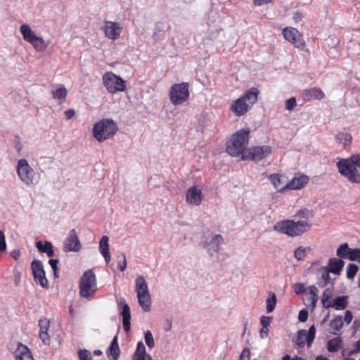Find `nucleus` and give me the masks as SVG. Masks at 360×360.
Here are the masks:
<instances>
[{"instance_id":"obj_17","label":"nucleus","mask_w":360,"mask_h":360,"mask_svg":"<svg viewBox=\"0 0 360 360\" xmlns=\"http://www.w3.org/2000/svg\"><path fill=\"white\" fill-rule=\"evenodd\" d=\"M223 241V236L221 234H216L209 241L206 240L203 243V248L210 257H213L219 252L220 245Z\"/></svg>"},{"instance_id":"obj_43","label":"nucleus","mask_w":360,"mask_h":360,"mask_svg":"<svg viewBox=\"0 0 360 360\" xmlns=\"http://www.w3.org/2000/svg\"><path fill=\"white\" fill-rule=\"evenodd\" d=\"M127 259L124 253L117 256V265L120 271H124L127 268Z\"/></svg>"},{"instance_id":"obj_48","label":"nucleus","mask_w":360,"mask_h":360,"mask_svg":"<svg viewBox=\"0 0 360 360\" xmlns=\"http://www.w3.org/2000/svg\"><path fill=\"white\" fill-rule=\"evenodd\" d=\"M311 214V211L308 209L300 210L295 214V217L303 219H307Z\"/></svg>"},{"instance_id":"obj_3","label":"nucleus","mask_w":360,"mask_h":360,"mask_svg":"<svg viewBox=\"0 0 360 360\" xmlns=\"http://www.w3.org/2000/svg\"><path fill=\"white\" fill-rule=\"evenodd\" d=\"M309 224L307 221H295L286 219L276 222L274 226V230L290 237L300 236L309 229Z\"/></svg>"},{"instance_id":"obj_32","label":"nucleus","mask_w":360,"mask_h":360,"mask_svg":"<svg viewBox=\"0 0 360 360\" xmlns=\"http://www.w3.org/2000/svg\"><path fill=\"white\" fill-rule=\"evenodd\" d=\"M282 175L279 174H271L268 176V179L274 186V188L277 190L278 192H283L285 190H281L282 187Z\"/></svg>"},{"instance_id":"obj_23","label":"nucleus","mask_w":360,"mask_h":360,"mask_svg":"<svg viewBox=\"0 0 360 360\" xmlns=\"http://www.w3.org/2000/svg\"><path fill=\"white\" fill-rule=\"evenodd\" d=\"M15 360H34L30 349L20 342L18 344V347L15 352Z\"/></svg>"},{"instance_id":"obj_46","label":"nucleus","mask_w":360,"mask_h":360,"mask_svg":"<svg viewBox=\"0 0 360 360\" xmlns=\"http://www.w3.org/2000/svg\"><path fill=\"white\" fill-rule=\"evenodd\" d=\"M79 360H93L91 352L86 349H79L78 352Z\"/></svg>"},{"instance_id":"obj_60","label":"nucleus","mask_w":360,"mask_h":360,"mask_svg":"<svg viewBox=\"0 0 360 360\" xmlns=\"http://www.w3.org/2000/svg\"><path fill=\"white\" fill-rule=\"evenodd\" d=\"M260 336L262 338H265L268 336L269 330L268 328H264L262 327L260 330Z\"/></svg>"},{"instance_id":"obj_42","label":"nucleus","mask_w":360,"mask_h":360,"mask_svg":"<svg viewBox=\"0 0 360 360\" xmlns=\"http://www.w3.org/2000/svg\"><path fill=\"white\" fill-rule=\"evenodd\" d=\"M144 338L146 345L148 348L152 349L155 347V341L152 333L150 330H147L144 333Z\"/></svg>"},{"instance_id":"obj_18","label":"nucleus","mask_w":360,"mask_h":360,"mask_svg":"<svg viewBox=\"0 0 360 360\" xmlns=\"http://www.w3.org/2000/svg\"><path fill=\"white\" fill-rule=\"evenodd\" d=\"M319 300V290L316 285L308 286V291L305 294L304 299V304L311 310L314 311L316 307V302Z\"/></svg>"},{"instance_id":"obj_55","label":"nucleus","mask_w":360,"mask_h":360,"mask_svg":"<svg viewBox=\"0 0 360 360\" xmlns=\"http://www.w3.org/2000/svg\"><path fill=\"white\" fill-rule=\"evenodd\" d=\"M360 352V339L355 342L354 345L353 349H352L349 352V355H354V354Z\"/></svg>"},{"instance_id":"obj_4","label":"nucleus","mask_w":360,"mask_h":360,"mask_svg":"<svg viewBox=\"0 0 360 360\" xmlns=\"http://www.w3.org/2000/svg\"><path fill=\"white\" fill-rule=\"evenodd\" d=\"M259 94L257 88H251L233 103L230 107L231 110L236 116L243 115L257 102Z\"/></svg>"},{"instance_id":"obj_28","label":"nucleus","mask_w":360,"mask_h":360,"mask_svg":"<svg viewBox=\"0 0 360 360\" xmlns=\"http://www.w3.org/2000/svg\"><path fill=\"white\" fill-rule=\"evenodd\" d=\"M146 347L142 341L137 343L136 348L132 356V360H146Z\"/></svg>"},{"instance_id":"obj_58","label":"nucleus","mask_w":360,"mask_h":360,"mask_svg":"<svg viewBox=\"0 0 360 360\" xmlns=\"http://www.w3.org/2000/svg\"><path fill=\"white\" fill-rule=\"evenodd\" d=\"M75 114V112L73 109H69L65 111V115L66 117V120H70Z\"/></svg>"},{"instance_id":"obj_45","label":"nucleus","mask_w":360,"mask_h":360,"mask_svg":"<svg viewBox=\"0 0 360 360\" xmlns=\"http://www.w3.org/2000/svg\"><path fill=\"white\" fill-rule=\"evenodd\" d=\"M107 353L108 355L110 356V360H117L120 350V348L108 347Z\"/></svg>"},{"instance_id":"obj_44","label":"nucleus","mask_w":360,"mask_h":360,"mask_svg":"<svg viewBox=\"0 0 360 360\" xmlns=\"http://www.w3.org/2000/svg\"><path fill=\"white\" fill-rule=\"evenodd\" d=\"M294 256L298 261L304 260L306 256V248L299 247L294 251Z\"/></svg>"},{"instance_id":"obj_26","label":"nucleus","mask_w":360,"mask_h":360,"mask_svg":"<svg viewBox=\"0 0 360 360\" xmlns=\"http://www.w3.org/2000/svg\"><path fill=\"white\" fill-rule=\"evenodd\" d=\"M344 262L340 259L331 258L328 261V269L334 274L339 275L344 267Z\"/></svg>"},{"instance_id":"obj_38","label":"nucleus","mask_w":360,"mask_h":360,"mask_svg":"<svg viewBox=\"0 0 360 360\" xmlns=\"http://www.w3.org/2000/svg\"><path fill=\"white\" fill-rule=\"evenodd\" d=\"M350 249L347 243L342 244L337 250V256L340 258L347 259Z\"/></svg>"},{"instance_id":"obj_8","label":"nucleus","mask_w":360,"mask_h":360,"mask_svg":"<svg viewBox=\"0 0 360 360\" xmlns=\"http://www.w3.org/2000/svg\"><path fill=\"white\" fill-rule=\"evenodd\" d=\"M190 96L189 84L181 82L173 84L169 90V100L174 105H180L186 102Z\"/></svg>"},{"instance_id":"obj_57","label":"nucleus","mask_w":360,"mask_h":360,"mask_svg":"<svg viewBox=\"0 0 360 360\" xmlns=\"http://www.w3.org/2000/svg\"><path fill=\"white\" fill-rule=\"evenodd\" d=\"M11 255L15 260H18L21 256V252L20 250L16 249V250H13L11 252Z\"/></svg>"},{"instance_id":"obj_29","label":"nucleus","mask_w":360,"mask_h":360,"mask_svg":"<svg viewBox=\"0 0 360 360\" xmlns=\"http://www.w3.org/2000/svg\"><path fill=\"white\" fill-rule=\"evenodd\" d=\"M333 295V290L330 288H326L323 291L321 296V304L323 308L328 309L331 307Z\"/></svg>"},{"instance_id":"obj_63","label":"nucleus","mask_w":360,"mask_h":360,"mask_svg":"<svg viewBox=\"0 0 360 360\" xmlns=\"http://www.w3.org/2000/svg\"><path fill=\"white\" fill-rule=\"evenodd\" d=\"M293 19H294V20H295L296 22H298L301 21V20H302V13H299V12H296V13L294 14Z\"/></svg>"},{"instance_id":"obj_49","label":"nucleus","mask_w":360,"mask_h":360,"mask_svg":"<svg viewBox=\"0 0 360 360\" xmlns=\"http://www.w3.org/2000/svg\"><path fill=\"white\" fill-rule=\"evenodd\" d=\"M331 271H329V269H328V267L327 266H325V267H322L321 269V278L328 281V282H330V275L329 274L330 273Z\"/></svg>"},{"instance_id":"obj_52","label":"nucleus","mask_w":360,"mask_h":360,"mask_svg":"<svg viewBox=\"0 0 360 360\" xmlns=\"http://www.w3.org/2000/svg\"><path fill=\"white\" fill-rule=\"evenodd\" d=\"M272 317L271 316H262L260 318V322L264 328H268L271 322Z\"/></svg>"},{"instance_id":"obj_21","label":"nucleus","mask_w":360,"mask_h":360,"mask_svg":"<svg viewBox=\"0 0 360 360\" xmlns=\"http://www.w3.org/2000/svg\"><path fill=\"white\" fill-rule=\"evenodd\" d=\"M39 338L45 345H49L50 336L49 330L50 328V321L47 319H40L39 321Z\"/></svg>"},{"instance_id":"obj_9","label":"nucleus","mask_w":360,"mask_h":360,"mask_svg":"<svg viewBox=\"0 0 360 360\" xmlns=\"http://www.w3.org/2000/svg\"><path fill=\"white\" fill-rule=\"evenodd\" d=\"M17 174L20 181L26 186H31L37 183L36 172L25 159H20L18 162L16 168Z\"/></svg>"},{"instance_id":"obj_51","label":"nucleus","mask_w":360,"mask_h":360,"mask_svg":"<svg viewBox=\"0 0 360 360\" xmlns=\"http://www.w3.org/2000/svg\"><path fill=\"white\" fill-rule=\"evenodd\" d=\"M296 105V100L292 97L285 101V109L288 110H292Z\"/></svg>"},{"instance_id":"obj_7","label":"nucleus","mask_w":360,"mask_h":360,"mask_svg":"<svg viewBox=\"0 0 360 360\" xmlns=\"http://www.w3.org/2000/svg\"><path fill=\"white\" fill-rule=\"evenodd\" d=\"M79 289V295L86 299H89L96 291V278L92 270H87L84 272L80 278Z\"/></svg>"},{"instance_id":"obj_16","label":"nucleus","mask_w":360,"mask_h":360,"mask_svg":"<svg viewBox=\"0 0 360 360\" xmlns=\"http://www.w3.org/2000/svg\"><path fill=\"white\" fill-rule=\"evenodd\" d=\"M284 38L291 42L297 48H303L304 40L300 32L294 27H285L283 30Z\"/></svg>"},{"instance_id":"obj_47","label":"nucleus","mask_w":360,"mask_h":360,"mask_svg":"<svg viewBox=\"0 0 360 360\" xmlns=\"http://www.w3.org/2000/svg\"><path fill=\"white\" fill-rule=\"evenodd\" d=\"M294 291L296 294L299 295L301 293H307L308 291V287L306 288L303 283H297L295 286Z\"/></svg>"},{"instance_id":"obj_20","label":"nucleus","mask_w":360,"mask_h":360,"mask_svg":"<svg viewBox=\"0 0 360 360\" xmlns=\"http://www.w3.org/2000/svg\"><path fill=\"white\" fill-rule=\"evenodd\" d=\"M309 181V177L306 175L295 176L288 184L282 186L281 190H299L301 189Z\"/></svg>"},{"instance_id":"obj_15","label":"nucleus","mask_w":360,"mask_h":360,"mask_svg":"<svg viewBox=\"0 0 360 360\" xmlns=\"http://www.w3.org/2000/svg\"><path fill=\"white\" fill-rule=\"evenodd\" d=\"M101 30L104 32L107 38L115 41L120 37L122 27L119 22L105 20Z\"/></svg>"},{"instance_id":"obj_36","label":"nucleus","mask_w":360,"mask_h":360,"mask_svg":"<svg viewBox=\"0 0 360 360\" xmlns=\"http://www.w3.org/2000/svg\"><path fill=\"white\" fill-rule=\"evenodd\" d=\"M336 139L346 148L352 141V136L347 132H340L336 135Z\"/></svg>"},{"instance_id":"obj_35","label":"nucleus","mask_w":360,"mask_h":360,"mask_svg":"<svg viewBox=\"0 0 360 360\" xmlns=\"http://www.w3.org/2000/svg\"><path fill=\"white\" fill-rule=\"evenodd\" d=\"M51 94L54 99L61 101L66 98L68 95V90L63 85H61L57 89L52 90Z\"/></svg>"},{"instance_id":"obj_50","label":"nucleus","mask_w":360,"mask_h":360,"mask_svg":"<svg viewBox=\"0 0 360 360\" xmlns=\"http://www.w3.org/2000/svg\"><path fill=\"white\" fill-rule=\"evenodd\" d=\"M49 264H50L51 267L52 268L55 276H58V260L56 259H51L49 261Z\"/></svg>"},{"instance_id":"obj_59","label":"nucleus","mask_w":360,"mask_h":360,"mask_svg":"<svg viewBox=\"0 0 360 360\" xmlns=\"http://www.w3.org/2000/svg\"><path fill=\"white\" fill-rule=\"evenodd\" d=\"M271 0H253V3L255 6H260L264 4H269Z\"/></svg>"},{"instance_id":"obj_19","label":"nucleus","mask_w":360,"mask_h":360,"mask_svg":"<svg viewBox=\"0 0 360 360\" xmlns=\"http://www.w3.org/2000/svg\"><path fill=\"white\" fill-rule=\"evenodd\" d=\"M186 199L190 205H199L202 200L201 190L195 186L189 188L186 194Z\"/></svg>"},{"instance_id":"obj_54","label":"nucleus","mask_w":360,"mask_h":360,"mask_svg":"<svg viewBox=\"0 0 360 360\" xmlns=\"http://www.w3.org/2000/svg\"><path fill=\"white\" fill-rule=\"evenodd\" d=\"M6 248V243L5 240V235L2 231L0 230V252L5 250Z\"/></svg>"},{"instance_id":"obj_27","label":"nucleus","mask_w":360,"mask_h":360,"mask_svg":"<svg viewBox=\"0 0 360 360\" xmlns=\"http://www.w3.org/2000/svg\"><path fill=\"white\" fill-rule=\"evenodd\" d=\"M20 31L23 37L24 40L29 42L30 44L33 41L36 37H37L34 32L27 24L21 25L20 27Z\"/></svg>"},{"instance_id":"obj_10","label":"nucleus","mask_w":360,"mask_h":360,"mask_svg":"<svg viewBox=\"0 0 360 360\" xmlns=\"http://www.w3.org/2000/svg\"><path fill=\"white\" fill-rule=\"evenodd\" d=\"M103 83L110 94L123 92L126 90L125 81L112 72H108L103 75Z\"/></svg>"},{"instance_id":"obj_41","label":"nucleus","mask_w":360,"mask_h":360,"mask_svg":"<svg viewBox=\"0 0 360 360\" xmlns=\"http://www.w3.org/2000/svg\"><path fill=\"white\" fill-rule=\"evenodd\" d=\"M347 259L351 261L360 262V249H350V251L348 252Z\"/></svg>"},{"instance_id":"obj_1","label":"nucleus","mask_w":360,"mask_h":360,"mask_svg":"<svg viewBox=\"0 0 360 360\" xmlns=\"http://www.w3.org/2000/svg\"><path fill=\"white\" fill-rule=\"evenodd\" d=\"M250 129H240L233 134L228 141L226 152L233 157L243 156L249 142Z\"/></svg>"},{"instance_id":"obj_40","label":"nucleus","mask_w":360,"mask_h":360,"mask_svg":"<svg viewBox=\"0 0 360 360\" xmlns=\"http://www.w3.org/2000/svg\"><path fill=\"white\" fill-rule=\"evenodd\" d=\"M52 243L50 241H45L44 243L42 241L39 240L36 243V247L37 248L43 253H46V251H48L51 247H52Z\"/></svg>"},{"instance_id":"obj_11","label":"nucleus","mask_w":360,"mask_h":360,"mask_svg":"<svg viewBox=\"0 0 360 360\" xmlns=\"http://www.w3.org/2000/svg\"><path fill=\"white\" fill-rule=\"evenodd\" d=\"M315 335L316 328L314 325H312L309 330H298L296 336L293 338V343L297 348H303L306 344L307 347H310L314 340Z\"/></svg>"},{"instance_id":"obj_56","label":"nucleus","mask_w":360,"mask_h":360,"mask_svg":"<svg viewBox=\"0 0 360 360\" xmlns=\"http://www.w3.org/2000/svg\"><path fill=\"white\" fill-rule=\"evenodd\" d=\"M352 319H353L352 313L350 311L347 310L345 314L344 321L348 325L352 322Z\"/></svg>"},{"instance_id":"obj_25","label":"nucleus","mask_w":360,"mask_h":360,"mask_svg":"<svg viewBox=\"0 0 360 360\" xmlns=\"http://www.w3.org/2000/svg\"><path fill=\"white\" fill-rule=\"evenodd\" d=\"M325 96L323 91L319 88H311L304 92V98L306 101L312 99L321 100Z\"/></svg>"},{"instance_id":"obj_62","label":"nucleus","mask_w":360,"mask_h":360,"mask_svg":"<svg viewBox=\"0 0 360 360\" xmlns=\"http://www.w3.org/2000/svg\"><path fill=\"white\" fill-rule=\"evenodd\" d=\"M250 354V352L249 349L245 348L243 350L240 357L241 359L245 357H249Z\"/></svg>"},{"instance_id":"obj_34","label":"nucleus","mask_w":360,"mask_h":360,"mask_svg":"<svg viewBox=\"0 0 360 360\" xmlns=\"http://www.w3.org/2000/svg\"><path fill=\"white\" fill-rule=\"evenodd\" d=\"M30 44L39 52L45 51L48 46V44L42 38L39 37H36Z\"/></svg>"},{"instance_id":"obj_33","label":"nucleus","mask_w":360,"mask_h":360,"mask_svg":"<svg viewBox=\"0 0 360 360\" xmlns=\"http://www.w3.org/2000/svg\"><path fill=\"white\" fill-rule=\"evenodd\" d=\"M342 342V339L340 337L332 338L327 342V349L330 352H335L340 349Z\"/></svg>"},{"instance_id":"obj_24","label":"nucleus","mask_w":360,"mask_h":360,"mask_svg":"<svg viewBox=\"0 0 360 360\" xmlns=\"http://www.w3.org/2000/svg\"><path fill=\"white\" fill-rule=\"evenodd\" d=\"M109 238L107 236H103L99 242V252L105 259L107 264L110 262V254L108 244Z\"/></svg>"},{"instance_id":"obj_6","label":"nucleus","mask_w":360,"mask_h":360,"mask_svg":"<svg viewBox=\"0 0 360 360\" xmlns=\"http://www.w3.org/2000/svg\"><path fill=\"white\" fill-rule=\"evenodd\" d=\"M135 290L138 302L144 312H148L151 307V297L148 285L143 276H138L135 280Z\"/></svg>"},{"instance_id":"obj_31","label":"nucleus","mask_w":360,"mask_h":360,"mask_svg":"<svg viewBox=\"0 0 360 360\" xmlns=\"http://www.w3.org/2000/svg\"><path fill=\"white\" fill-rule=\"evenodd\" d=\"M343 326V320L341 316L334 318L330 323V333L333 335H337Z\"/></svg>"},{"instance_id":"obj_53","label":"nucleus","mask_w":360,"mask_h":360,"mask_svg":"<svg viewBox=\"0 0 360 360\" xmlns=\"http://www.w3.org/2000/svg\"><path fill=\"white\" fill-rule=\"evenodd\" d=\"M308 311L307 309H302L299 312L298 319L300 322H305L308 319Z\"/></svg>"},{"instance_id":"obj_39","label":"nucleus","mask_w":360,"mask_h":360,"mask_svg":"<svg viewBox=\"0 0 360 360\" xmlns=\"http://www.w3.org/2000/svg\"><path fill=\"white\" fill-rule=\"evenodd\" d=\"M359 267L356 264H349L347 266V277L349 279H352L356 274Z\"/></svg>"},{"instance_id":"obj_61","label":"nucleus","mask_w":360,"mask_h":360,"mask_svg":"<svg viewBox=\"0 0 360 360\" xmlns=\"http://www.w3.org/2000/svg\"><path fill=\"white\" fill-rule=\"evenodd\" d=\"M109 347H113V348H120L119 347V345H118V342H117V336L114 337V338L112 339Z\"/></svg>"},{"instance_id":"obj_30","label":"nucleus","mask_w":360,"mask_h":360,"mask_svg":"<svg viewBox=\"0 0 360 360\" xmlns=\"http://www.w3.org/2000/svg\"><path fill=\"white\" fill-rule=\"evenodd\" d=\"M347 299L348 297L346 295L335 297L331 304V307L334 308L335 310L345 309L347 306Z\"/></svg>"},{"instance_id":"obj_22","label":"nucleus","mask_w":360,"mask_h":360,"mask_svg":"<svg viewBox=\"0 0 360 360\" xmlns=\"http://www.w3.org/2000/svg\"><path fill=\"white\" fill-rule=\"evenodd\" d=\"M122 311L121 316L122 317V324L125 331H129L131 328V312L129 306L125 302L124 300L120 302Z\"/></svg>"},{"instance_id":"obj_5","label":"nucleus","mask_w":360,"mask_h":360,"mask_svg":"<svg viewBox=\"0 0 360 360\" xmlns=\"http://www.w3.org/2000/svg\"><path fill=\"white\" fill-rule=\"evenodd\" d=\"M117 131V125L114 120L102 119L94 125L92 133L98 141L102 142L112 137Z\"/></svg>"},{"instance_id":"obj_13","label":"nucleus","mask_w":360,"mask_h":360,"mask_svg":"<svg viewBox=\"0 0 360 360\" xmlns=\"http://www.w3.org/2000/svg\"><path fill=\"white\" fill-rule=\"evenodd\" d=\"M82 249V245L75 229H71L63 245V250L65 252H79Z\"/></svg>"},{"instance_id":"obj_12","label":"nucleus","mask_w":360,"mask_h":360,"mask_svg":"<svg viewBox=\"0 0 360 360\" xmlns=\"http://www.w3.org/2000/svg\"><path fill=\"white\" fill-rule=\"evenodd\" d=\"M271 153V147L269 146L264 145L260 146H254L250 148L246 151L245 154L243 155L242 160H250L255 162H259L268 157Z\"/></svg>"},{"instance_id":"obj_64","label":"nucleus","mask_w":360,"mask_h":360,"mask_svg":"<svg viewBox=\"0 0 360 360\" xmlns=\"http://www.w3.org/2000/svg\"><path fill=\"white\" fill-rule=\"evenodd\" d=\"M329 283V282L322 279V278H319L318 282H317V284L319 285V287L321 288H324L325 286H326Z\"/></svg>"},{"instance_id":"obj_14","label":"nucleus","mask_w":360,"mask_h":360,"mask_svg":"<svg viewBox=\"0 0 360 360\" xmlns=\"http://www.w3.org/2000/svg\"><path fill=\"white\" fill-rule=\"evenodd\" d=\"M31 268L34 281L41 287L46 288L48 286V280L46 277L43 263L40 260L34 259L32 262Z\"/></svg>"},{"instance_id":"obj_37","label":"nucleus","mask_w":360,"mask_h":360,"mask_svg":"<svg viewBox=\"0 0 360 360\" xmlns=\"http://www.w3.org/2000/svg\"><path fill=\"white\" fill-rule=\"evenodd\" d=\"M276 304V295L274 292H270L269 297L266 300V311L270 313L272 312Z\"/></svg>"},{"instance_id":"obj_2","label":"nucleus","mask_w":360,"mask_h":360,"mask_svg":"<svg viewBox=\"0 0 360 360\" xmlns=\"http://www.w3.org/2000/svg\"><path fill=\"white\" fill-rule=\"evenodd\" d=\"M339 172L353 183H360V154L352 155L349 158L342 159L338 164Z\"/></svg>"}]
</instances>
